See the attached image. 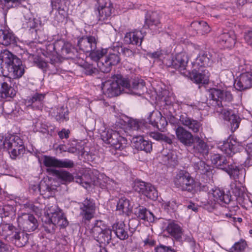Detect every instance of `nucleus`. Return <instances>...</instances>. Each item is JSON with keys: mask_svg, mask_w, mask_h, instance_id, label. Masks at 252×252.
Here are the masks:
<instances>
[{"mask_svg": "<svg viewBox=\"0 0 252 252\" xmlns=\"http://www.w3.org/2000/svg\"><path fill=\"white\" fill-rule=\"evenodd\" d=\"M209 98L214 103L215 110L222 118L230 123L231 129L234 131L239 127L240 119L235 111L225 107L233 99L230 92L213 88L209 90Z\"/></svg>", "mask_w": 252, "mask_h": 252, "instance_id": "1", "label": "nucleus"}, {"mask_svg": "<svg viewBox=\"0 0 252 252\" xmlns=\"http://www.w3.org/2000/svg\"><path fill=\"white\" fill-rule=\"evenodd\" d=\"M117 78L116 81L108 80L103 84L102 90L104 94L108 97L118 96L122 92L140 96L145 91V82L141 79L134 78L130 83L124 78Z\"/></svg>", "mask_w": 252, "mask_h": 252, "instance_id": "2", "label": "nucleus"}, {"mask_svg": "<svg viewBox=\"0 0 252 252\" xmlns=\"http://www.w3.org/2000/svg\"><path fill=\"white\" fill-rule=\"evenodd\" d=\"M98 39L94 36H84L78 41L80 50L89 53L90 58L94 61H97L107 53V49L97 47Z\"/></svg>", "mask_w": 252, "mask_h": 252, "instance_id": "3", "label": "nucleus"}, {"mask_svg": "<svg viewBox=\"0 0 252 252\" xmlns=\"http://www.w3.org/2000/svg\"><path fill=\"white\" fill-rule=\"evenodd\" d=\"M188 61L187 55L185 53L181 52L174 56L166 55L162 60V63L167 67L175 68L184 75H187L189 70L187 68Z\"/></svg>", "mask_w": 252, "mask_h": 252, "instance_id": "4", "label": "nucleus"}, {"mask_svg": "<svg viewBox=\"0 0 252 252\" xmlns=\"http://www.w3.org/2000/svg\"><path fill=\"white\" fill-rule=\"evenodd\" d=\"M101 137L106 143L110 144L116 150H122L126 147L127 140L121 135L120 131H115L112 129L104 130Z\"/></svg>", "mask_w": 252, "mask_h": 252, "instance_id": "5", "label": "nucleus"}, {"mask_svg": "<svg viewBox=\"0 0 252 252\" xmlns=\"http://www.w3.org/2000/svg\"><path fill=\"white\" fill-rule=\"evenodd\" d=\"M91 233L94 239L100 244L104 245L108 244L111 240L112 231L106 227L102 220L95 221Z\"/></svg>", "mask_w": 252, "mask_h": 252, "instance_id": "6", "label": "nucleus"}, {"mask_svg": "<svg viewBox=\"0 0 252 252\" xmlns=\"http://www.w3.org/2000/svg\"><path fill=\"white\" fill-rule=\"evenodd\" d=\"M175 187L182 191L193 192L195 187V182L189 174L181 171L177 174L174 180Z\"/></svg>", "mask_w": 252, "mask_h": 252, "instance_id": "7", "label": "nucleus"}, {"mask_svg": "<svg viewBox=\"0 0 252 252\" xmlns=\"http://www.w3.org/2000/svg\"><path fill=\"white\" fill-rule=\"evenodd\" d=\"M8 233V236H10V240L17 247L25 246L29 240V234L24 231L19 230L12 224H8L7 226Z\"/></svg>", "mask_w": 252, "mask_h": 252, "instance_id": "8", "label": "nucleus"}, {"mask_svg": "<svg viewBox=\"0 0 252 252\" xmlns=\"http://www.w3.org/2000/svg\"><path fill=\"white\" fill-rule=\"evenodd\" d=\"M17 221L19 229L24 231H33L38 226L37 220L30 214H22L18 217Z\"/></svg>", "mask_w": 252, "mask_h": 252, "instance_id": "9", "label": "nucleus"}, {"mask_svg": "<svg viewBox=\"0 0 252 252\" xmlns=\"http://www.w3.org/2000/svg\"><path fill=\"white\" fill-rule=\"evenodd\" d=\"M12 77L8 75L0 76V94L2 97H12L16 94L12 86Z\"/></svg>", "mask_w": 252, "mask_h": 252, "instance_id": "10", "label": "nucleus"}, {"mask_svg": "<svg viewBox=\"0 0 252 252\" xmlns=\"http://www.w3.org/2000/svg\"><path fill=\"white\" fill-rule=\"evenodd\" d=\"M134 189L136 191L144 194L152 200H156L158 198L157 190L150 183L143 181H138L135 183Z\"/></svg>", "mask_w": 252, "mask_h": 252, "instance_id": "11", "label": "nucleus"}, {"mask_svg": "<svg viewBox=\"0 0 252 252\" xmlns=\"http://www.w3.org/2000/svg\"><path fill=\"white\" fill-rule=\"evenodd\" d=\"M80 215L85 220H90L94 217L95 205L94 200L86 198L83 202L79 203Z\"/></svg>", "mask_w": 252, "mask_h": 252, "instance_id": "12", "label": "nucleus"}, {"mask_svg": "<svg viewBox=\"0 0 252 252\" xmlns=\"http://www.w3.org/2000/svg\"><path fill=\"white\" fill-rule=\"evenodd\" d=\"M12 60L11 63H9V66L12 68V70H8V71L1 70V72L3 75H8L15 79L19 78L24 73V67L21 60L16 55Z\"/></svg>", "mask_w": 252, "mask_h": 252, "instance_id": "13", "label": "nucleus"}, {"mask_svg": "<svg viewBox=\"0 0 252 252\" xmlns=\"http://www.w3.org/2000/svg\"><path fill=\"white\" fill-rule=\"evenodd\" d=\"M53 49L60 56L66 58H73L74 50L71 43L64 40H58L53 45Z\"/></svg>", "mask_w": 252, "mask_h": 252, "instance_id": "14", "label": "nucleus"}, {"mask_svg": "<svg viewBox=\"0 0 252 252\" xmlns=\"http://www.w3.org/2000/svg\"><path fill=\"white\" fill-rule=\"evenodd\" d=\"M177 139L184 146L190 147L193 143V137L192 133L181 126H178L175 129Z\"/></svg>", "mask_w": 252, "mask_h": 252, "instance_id": "15", "label": "nucleus"}, {"mask_svg": "<svg viewBox=\"0 0 252 252\" xmlns=\"http://www.w3.org/2000/svg\"><path fill=\"white\" fill-rule=\"evenodd\" d=\"M190 72L188 70L187 76H189L192 80L197 84H206L209 80V71L204 68L194 67Z\"/></svg>", "mask_w": 252, "mask_h": 252, "instance_id": "16", "label": "nucleus"}, {"mask_svg": "<svg viewBox=\"0 0 252 252\" xmlns=\"http://www.w3.org/2000/svg\"><path fill=\"white\" fill-rule=\"evenodd\" d=\"M179 121L182 125L194 133L198 132L201 128L202 124L200 122L189 117L186 113H183L180 116Z\"/></svg>", "mask_w": 252, "mask_h": 252, "instance_id": "17", "label": "nucleus"}, {"mask_svg": "<svg viewBox=\"0 0 252 252\" xmlns=\"http://www.w3.org/2000/svg\"><path fill=\"white\" fill-rule=\"evenodd\" d=\"M46 94L34 93L25 99V103L28 106H31L33 109H41L44 105Z\"/></svg>", "mask_w": 252, "mask_h": 252, "instance_id": "18", "label": "nucleus"}, {"mask_svg": "<svg viewBox=\"0 0 252 252\" xmlns=\"http://www.w3.org/2000/svg\"><path fill=\"white\" fill-rule=\"evenodd\" d=\"M99 20L104 21L108 19L111 15L114 10L112 3L109 0H98Z\"/></svg>", "mask_w": 252, "mask_h": 252, "instance_id": "19", "label": "nucleus"}, {"mask_svg": "<svg viewBox=\"0 0 252 252\" xmlns=\"http://www.w3.org/2000/svg\"><path fill=\"white\" fill-rule=\"evenodd\" d=\"M239 145V143L236 140L229 138L226 141L218 143V148L225 154L231 156L237 152Z\"/></svg>", "mask_w": 252, "mask_h": 252, "instance_id": "20", "label": "nucleus"}, {"mask_svg": "<svg viewBox=\"0 0 252 252\" xmlns=\"http://www.w3.org/2000/svg\"><path fill=\"white\" fill-rule=\"evenodd\" d=\"M235 87L239 91H243L252 87V71L242 73L236 80Z\"/></svg>", "mask_w": 252, "mask_h": 252, "instance_id": "21", "label": "nucleus"}, {"mask_svg": "<svg viewBox=\"0 0 252 252\" xmlns=\"http://www.w3.org/2000/svg\"><path fill=\"white\" fill-rule=\"evenodd\" d=\"M192 152L197 156L205 157L208 155L209 146L208 144L198 136L194 137L193 143Z\"/></svg>", "mask_w": 252, "mask_h": 252, "instance_id": "22", "label": "nucleus"}, {"mask_svg": "<svg viewBox=\"0 0 252 252\" xmlns=\"http://www.w3.org/2000/svg\"><path fill=\"white\" fill-rule=\"evenodd\" d=\"M145 34L140 31L127 32L124 37V41L126 44L140 46Z\"/></svg>", "mask_w": 252, "mask_h": 252, "instance_id": "23", "label": "nucleus"}, {"mask_svg": "<svg viewBox=\"0 0 252 252\" xmlns=\"http://www.w3.org/2000/svg\"><path fill=\"white\" fill-rule=\"evenodd\" d=\"M15 55L7 50L1 51L0 53V69L1 70L8 71L12 70L9 66V63L13 61Z\"/></svg>", "mask_w": 252, "mask_h": 252, "instance_id": "24", "label": "nucleus"}, {"mask_svg": "<svg viewBox=\"0 0 252 252\" xmlns=\"http://www.w3.org/2000/svg\"><path fill=\"white\" fill-rule=\"evenodd\" d=\"M132 143L133 147L138 150L150 153L152 150L151 143L144 139L143 137L141 135L134 136L132 138Z\"/></svg>", "mask_w": 252, "mask_h": 252, "instance_id": "25", "label": "nucleus"}, {"mask_svg": "<svg viewBox=\"0 0 252 252\" xmlns=\"http://www.w3.org/2000/svg\"><path fill=\"white\" fill-rule=\"evenodd\" d=\"M231 159L230 157L226 158L219 154L213 155L211 157L212 162L218 168L226 171L231 164L230 161Z\"/></svg>", "mask_w": 252, "mask_h": 252, "instance_id": "26", "label": "nucleus"}, {"mask_svg": "<svg viewBox=\"0 0 252 252\" xmlns=\"http://www.w3.org/2000/svg\"><path fill=\"white\" fill-rule=\"evenodd\" d=\"M226 172L229 175L230 178L235 180H238L239 182L243 181L245 177V170L232 163Z\"/></svg>", "mask_w": 252, "mask_h": 252, "instance_id": "27", "label": "nucleus"}, {"mask_svg": "<svg viewBox=\"0 0 252 252\" xmlns=\"http://www.w3.org/2000/svg\"><path fill=\"white\" fill-rule=\"evenodd\" d=\"M166 231L176 241H182L181 236L184 231L178 224L174 222L169 223L166 228Z\"/></svg>", "mask_w": 252, "mask_h": 252, "instance_id": "28", "label": "nucleus"}, {"mask_svg": "<svg viewBox=\"0 0 252 252\" xmlns=\"http://www.w3.org/2000/svg\"><path fill=\"white\" fill-rule=\"evenodd\" d=\"M213 63L212 55L209 53H202L196 58L192 63L193 67L204 68L211 66Z\"/></svg>", "mask_w": 252, "mask_h": 252, "instance_id": "29", "label": "nucleus"}, {"mask_svg": "<svg viewBox=\"0 0 252 252\" xmlns=\"http://www.w3.org/2000/svg\"><path fill=\"white\" fill-rule=\"evenodd\" d=\"M134 214L140 220L149 222H153L155 220L154 214L146 208L139 206L135 209Z\"/></svg>", "mask_w": 252, "mask_h": 252, "instance_id": "30", "label": "nucleus"}, {"mask_svg": "<svg viewBox=\"0 0 252 252\" xmlns=\"http://www.w3.org/2000/svg\"><path fill=\"white\" fill-rule=\"evenodd\" d=\"M46 204L44 210L45 211V213L47 216V218H51V217L56 215L62 210L57 204L55 198L53 197L49 198Z\"/></svg>", "mask_w": 252, "mask_h": 252, "instance_id": "31", "label": "nucleus"}, {"mask_svg": "<svg viewBox=\"0 0 252 252\" xmlns=\"http://www.w3.org/2000/svg\"><path fill=\"white\" fill-rule=\"evenodd\" d=\"M113 230L117 237L121 240H126L128 238V234L126 226L123 221L116 222L112 226Z\"/></svg>", "mask_w": 252, "mask_h": 252, "instance_id": "32", "label": "nucleus"}, {"mask_svg": "<svg viewBox=\"0 0 252 252\" xmlns=\"http://www.w3.org/2000/svg\"><path fill=\"white\" fill-rule=\"evenodd\" d=\"M220 42L227 48H231L236 43V35L233 31L223 32L220 36Z\"/></svg>", "mask_w": 252, "mask_h": 252, "instance_id": "33", "label": "nucleus"}, {"mask_svg": "<svg viewBox=\"0 0 252 252\" xmlns=\"http://www.w3.org/2000/svg\"><path fill=\"white\" fill-rule=\"evenodd\" d=\"M212 195L214 201L221 205L227 204L231 201V196L228 194H225L224 191L219 189H216L213 190Z\"/></svg>", "mask_w": 252, "mask_h": 252, "instance_id": "34", "label": "nucleus"}, {"mask_svg": "<svg viewBox=\"0 0 252 252\" xmlns=\"http://www.w3.org/2000/svg\"><path fill=\"white\" fill-rule=\"evenodd\" d=\"M16 38L14 35L8 30H0V44L4 46L15 44Z\"/></svg>", "mask_w": 252, "mask_h": 252, "instance_id": "35", "label": "nucleus"}, {"mask_svg": "<svg viewBox=\"0 0 252 252\" xmlns=\"http://www.w3.org/2000/svg\"><path fill=\"white\" fill-rule=\"evenodd\" d=\"M161 24L156 14H153L145 19V27L150 29L153 32H157Z\"/></svg>", "mask_w": 252, "mask_h": 252, "instance_id": "36", "label": "nucleus"}, {"mask_svg": "<svg viewBox=\"0 0 252 252\" xmlns=\"http://www.w3.org/2000/svg\"><path fill=\"white\" fill-rule=\"evenodd\" d=\"M131 210L132 206L128 199L124 197L119 200L117 205V210L120 213L128 215Z\"/></svg>", "mask_w": 252, "mask_h": 252, "instance_id": "37", "label": "nucleus"}, {"mask_svg": "<svg viewBox=\"0 0 252 252\" xmlns=\"http://www.w3.org/2000/svg\"><path fill=\"white\" fill-rule=\"evenodd\" d=\"M50 219L56 226L61 228L65 227L68 224V222L62 210L58 212L56 215L51 217Z\"/></svg>", "mask_w": 252, "mask_h": 252, "instance_id": "38", "label": "nucleus"}, {"mask_svg": "<svg viewBox=\"0 0 252 252\" xmlns=\"http://www.w3.org/2000/svg\"><path fill=\"white\" fill-rule=\"evenodd\" d=\"M5 149H9L11 147H15L16 145L21 146L23 140L17 135H11L5 139Z\"/></svg>", "mask_w": 252, "mask_h": 252, "instance_id": "39", "label": "nucleus"}, {"mask_svg": "<svg viewBox=\"0 0 252 252\" xmlns=\"http://www.w3.org/2000/svg\"><path fill=\"white\" fill-rule=\"evenodd\" d=\"M53 172L64 183L71 182L73 180V175L67 171L54 170Z\"/></svg>", "mask_w": 252, "mask_h": 252, "instance_id": "40", "label": "nucleus"}, {"mask_svg": "<svg viewBox=\"0 0 252 252\" xmlns=\"http://www.w3.org/2000/svg\"><path fill=\"white\" fill-rule=\"evenodd\" d=\"M103 57V56L99 60L95 62H96L97 65L101 72L107 73L111 70L112 66L109 63L106 58L102 59Z\"/></svg>", "mask_w": 252, "mask_h": 252, "instance_id": "41", "label": "nucleus"}, {"mask_svg": "<svg viewBox=\"0 0 252 252\" xmlns=\"http://www.w3.org/2000/svg\"><path fill=\"white\" fill-rule=\"evenodd\" d=\"M193 167L196 172L202 174L206 173L210 169L209 165L201 160L194 162Z\"/></svg>", "mask_w": 252, "mask_h": 252, "instance_id": "42", "label": "nucleus"}, {"mask_svg": "<svg viewBox=\"0 0 252 252\" xmlns=\"http://www.w3.org/2000/svg\"><path fill=\"white\" fill-rule=\"evenodd\" d=\"M128 126L131 130L139 132H144V129L145 128L143 124L137 120L130 119L128 121Z\"/></svg>", "mask_w": 252, "mask_h": 252, "instance_id": "43", "label": "nucleus"}, {"mask_svg": "<svg viewBox=\"0 0 252 252\" xmlns=\"http://www.w3.org/2000/svg\"><path fill=\"white\" fill-rule=\"evenodd\" d=\"M7 150L8 151L11 158L15 159L17 156L24 153L25 147L23 143L21 146L16 145L15 147H11Z\"/></svg>", "mask_w": 252, "mask_h": 252, "instance_id": "44", "label": "nucleus"}, {"mask_svg": "<svg viewBox=\"0 0 252 252\" xmlns=\"http://www.w3.org/2000/svg\"><path fill=\"white\" fill-rule=\"evenodd\" d=\"M43 163L46 167L58 168L59 159L53 157L44 156Z\"/></svg>", "mask_w": 252, "mask_h": 252, "instance_id": "45", "label": "nucleus"}, {"mask_svg": "<svg viewBox=\"0 0 252 252\" xmlns=\"http://www.w3.org/2000/svg\"><path fill=\"white\" fill-rule=\"evenodd\" d=\"M150 136L156 140L163 141L168 144H171L172 143V140L171 138L161 133L152 132L150 134Z\"/></svg>", "mask_w": 252, "mask_h": 252, "instance_id": "46", "label": "nucleus"}, {"mask_svg": "<svg viewBox=\"0 0 252 252\" xmlns=\"http://www.w3.org/2000/svg\"><path fill=\"white\" fill-rule=\"evenodd\" d=\"M118 53L119 54H122L124 58L127 59H132L134 57V52L126 47H120L118 48Z\"/></svg>", "mask_w": 252, "mask_h": 252, "instance_id": "47", "label": "nucleus"}, {"mask_svg": "<svg viewBox=\"0 0 252 252\" xmlns=\"http://www.w3.org/2000/svg\"><path fill=\"white\" fill-rule=\"evenodd\" d=\"M47 220L45 221L43 227L44 230L48 233H53L55 231L56 225L50 220L49 218H46Z\"/></svg>", "mask_w": 252, "mask_h": 252, "instance_id": "48", "label": "nucleus"}, {"mask_svg": "<svg viewBox=\"0 0 252 252\" xmlns=\"http://www.w3.org/2000/svg\"><path fill=\"white\" fill-rule=\"evenodd\" d=\"M246 242L245 241L241 240L240 241L236 242L230 249L231 252H241L245 249L246 247Z\"/></svg>", "mask_w": 252, "mask_h": 252, "instance_id": "49", "label": "nucleus"}, {"mask_svg": "<svg viewBox=\"0 0 252 252\" xmlns=\"http://www.w3.org/2000/svg\"><path fill=\"white\" fill-rule=\"evenodd\" d=\"M105 57L111 66L117 65L121 60L119 55L116 53H109Z\"/></svg>", "mask_w": 252, "mask_h": 252, "instance_id": "50", "label": "nucleus"}, {"mask_svg": "<svg viewBox=\"0 0 252 252\" xmlns=\"http://www.w3.org/2000/svg\"><path fill=\"white\" fill-rule=\"evenodd\" d=\"M179 204L175 199H172L164 204V208L168 212L175 211L178 207Z\"/></svg>", "mask_w": 252, "mask_h": 252, "instance_id": "51", "label": "nucleus"}, {"mask_svg": "<svg viewBox=\"0 0 252 252\" xmlns=\"http://www.w3.org/2000/svg\"><path fill=\"white\" fill-rule=\"evenodd\" d=\"M182 237V241H178V242L183 243L184 242H186L189 243V246L192 248H194L196 246V242L194 239L193 238L191 234H185L184 233L183 235L181 236Z\"/></svg>", "mask_w": 252, "mask_h": 252, "instance_id": "52", "label": "nucleus"}, {"mask_svg": "<svg viewBox=\"0 0 252 252\" xmlns=\"http://www.w3.org/2000/svg\"><path fill=\"white\" fill-rule=\"evenodd\" d=\"M74 165V161L69 159H59L58 168H71Z\"/></svg>", "mask_w": 252, "mask_h": 252, "instance_id": "53", "label": "nucleus"}, {"mask_svg": "<svg viewBox=\"0 0 252 252\" xmlns=\"http://www.w3.org/2000/svg\"><path fill=\"white\" fill-rule=\"evenodd\" d=\"M165 158V160L167 161V163L171 166H174L177 164V160L176 156L172 153H168Z\"/></svg>", "mask_w": 252, "mask_h": 252, "instance_id": "54", "label": "nucleus"}, {"mask_svg": "<svg viewBox=\"0 0 252 252\" xmlns=\"http://www.w3.org/2000/svg\"><path fill=\"white\" fill-rule=\"evenodd\" d=\"M233 193L235 196H240L243 195L244 192V188L242 186L241 182L238 181V185H235L234 188H232Z\"/></svg>", "mask_w": 252, "mask_h": 252, "instance_id": "55", "label": "nucleus"}, {"mask_svg": "<svg viewBox=\"0 0 252 252\" xmlns=\"http://www.w3.org/2000/svg\"><path fill=\"white\" fill-rule=\"evenodd\" d=\"M48 61H44L41 58H35L34 60V63L39 68L41 69H45L47 66Z\"/></svg>", "mask_w": 252, "mask_h": 252, "instance_id": "56", "label": "nucleus"}, {"mask_svg": "<svg viewBox=\"0 0 252 252\" xmlns=\"http://www.w3.org/2000/svg\"><path fill=\"white\" fill-rule=\"evenodd\" d=\"M155 252H176L171 247L160 245L155 248Z\"/></svg>", "mask_w": 252, "mask_h": 252, "instance_id": "57", "label": "nucleus"}, {"mask_svg": "<svg viewBox=\"0 0 252 252\" xmlns=\"http://www.w3.org/2000/svg\"><path fill=\"white\" fill-rule=\"evenodd\" d=\"M85 73L87 75H93L97 72V69L91 64H84Z\"/></svg>", "mask_w": 252, "mask_h": 252, "instance_id": "58", "label": "nucleus"}, {"mask_svg": "<svg viewBox=\"0 0 252 252\" xmlns=\"http://www.w3.org/2000/svg\"><path fill=\"white\" fill-rule=\"evenodd\" d=\"M10 245L0 239V252H10Z\"/></svg>", "mask_w": 252, "mask_h": 252, "instance_id": "59", "label": "nucleus"}, {"mask_svg": "<svg viewBox=\"0 0 252 252\" xmlns=\"http://www.w3.org/2000/svg\"><path fill=\"white\" fill-rule=\"evenodd\" d=\"M191 27H196V26H199L201 27H203L204 32L205 33H207L210 32V27L208 25L207 23L205 22H193L191 24Z\"/></svg>", "mask_w": 252, "mask_h": 252, "instance_id": "60", "label": "nucleus"}, {"mask_svg": "<svg viewBox=\"0 0 252 252\" xmlns=\"http://www.w3.org/2000/svg\"><path fill=\"white\" fill-rule=\"evenodd\" d=\"M139 224V222L137 220L132 219L129 220L128 223L129 230L130 233H133L134 232Z\"/></svg>", "mask_w": 252, "mask_h": 252, "instance_id": "61", "label": "nucleus"}, {"mask_svg": "<svg viewBox=\"0 0 252 252\" xmlns=\"http://www.w3.org/2000/svg\"><path fill=\"white\" fill-rule=\"evenodd\" d=\"M157 113H160L158 111H153L152 112H151L149 116H148L147 120L149 124L152 125L153 126H154V125L156 124L157 122V118L156 117L154 116V115H157Z\"/></svg>", "mask_w": 252, "mask_h": 252, "instance_id": "62", "label": "nucleus"}, {"mask_svg": "<svg viewBox=\"0 0 252 252\" xmlns=\"http://www.w3.org/2000/svg\"><path fill=\"white\" fill-rule=\"evenodd\" d=\"M244 39L248 44H252V30H249L245 32Z\"/></svg>", "mask_w": 252, "mask_h": 252, "instance_id": "63", "label": "nucleus"}, {"mask_svg": "<svg viewBox=\"0 0 252 252\" xmlns=\"http://www.w3.org/2000/svg\"><path fill=\"white\" fill-rule=\"evenodd\" d=\"M70 131L68 129H63L61 131L58 132V135L61 139L65 138L67 139L69 137Z\"/></svg>", "mask_w": 252, "mask_h": 252, "instance_id": "64", "label": "nucleus"}]
</instances>
